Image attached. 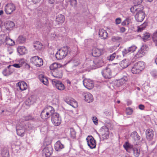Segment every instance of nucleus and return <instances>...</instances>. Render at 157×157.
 Masks as SVG:
<instances>
[{
  "instance_id": "obj_1",
  "label": "nucleus",
  "mask_w": 157,
  "mask_h": 157,
  "mask_svg": "<svg viewBox=\"0 0 157 157\" xmlns=\"http://www.w3.org/2000/svg\"><path fill=\"white\" fill-rule=\"evenodd\" d=\"M123 147L126 151L131 153L132 151L133 155L136 157H138L140 154V149L138 148L134 147L133 145L128 142H126L123 144Z\"/></svg>"
},
{
  "instance_id": "obj_2",
  "label": "nucleus",
  "mask_w": 157,
  "mask_h": 157,
  "mask_svg": "<svg viewBox=\"0 0 157 157\" xmlns=\"http://www.w3.org/2000/svg\"><path fill=\"white\" fill-rule=\"evenodd\" d=\"M70 52V49L67 46H64L59 49L56 54V57L58 60L61 59L66 57Z\"/></svg>"
},
{
  "instance_id": "obj_3",
  "label": "nucleus",
  "mask_w": 157,
  "mask_h": 157,
  "mask_svg": "<svg viewBox=\"0 0 157 157\" xmlns=\"http://www.w3.org/2000/svg\"><path fill=\"white\" fill-rule=\"evenodd\" d=\"M53 108L49 106L45 109L41 113V117L43 119H46L48 118L50 116H52L54 112Z\"/></svg>"
},
{
  "instance_id": "obj_4",
  "label": "nucleus",
  "mask_w": 157,
  "mask_h": 157,
  "mask_svg": "<svg viewBox=\"0 0 157 157\" xmlns=\"http://www.w3.org/2000/svg\"><path fill=\"white\" fill-rule=\"evenodd\" d=\"M51 120L53 124L56 126L59 125L61 123V120L59 114L53 112Z\"/></svg>"
},
{
  "instance_id": "obj_5",
  "label": "nucleus",
  "mask_w": 157,
  "mask_h": 157,
  "mask_svg": "<svg viewBox=\"0 0 157 157\" xmlns=\"http://www.w3.org/2000/svg\"><path fill=\"white\" fill-rule=\"evenodd\" d=\"M148 49V48L147 45L143 46L140 50H139L137 52L136 56L138 58L142 57L147 52Z\"/></svg>"
},
{
  "instance_id": "obj_6",
  "label": "nucleus",
  "mask_w": 157,
  "mask_h": 157,
  "mask_svg": "<svg viewBox=\"0 0 157 157\" xmlns=\"http://www.w3.org/2000/svg\"><path fill=\"white\" fill-rule=\"evenodd\" d=\"M145 17V13L142 10H138L135 16L136 20L138 22L142 21Z\"/></svg>"
},
{
  "instance_id": "obj_7",
  "label": "nucleus",
  "mask_w": 157,
  "mask_h": 157,
  "mask_svg": "<svg viewBox=\"0 0 157 157\" xmlns=\"http://www.w3.org/2000/svg\"><path fill=\"white\" fill-rule=\"evenodd\" d=\"M16 7L12 3H9L6 5L5 11L7 14H10L15 10Z\"/></svg>"
},
{
  "instance_id": "obj_8",
  "label": "nucleus",
  "mask_w": 157,
  "mask_h": 157,
  "mask_svg": "<svg viewBox=\"0 0 157 157\" xmlns=\"http://www.w3.org/2000/svg\"><path fill=\"white\" fill-rule=\"evenodd\" d=\"M31 60L36 66L40 67L43 65L42 59L38 56H35L31 58Z\"/></svg>"
},
{
  "instance_id": "obj_9",
  "label": "nucleus",
  "mask_w": 157,
  "mask_h": 157,
  "mask_svg": "<svg viewBox=\"0 0 157 157\" xmlns=\"http://www.w3.org/2000/svg\"><path fill=\"white\" fill-rule=\"evenodd\" d=\"M86 140L88 146L91 148H94L95 147L96 144L95 141L91 136H88L86 138Z\"/></svg>"
},
{
  "instance_id": "obj_10",
  "label": "nucleus",
  "mask_w": 157,
  "mask_h": 157,
  "mask_svg": "<svg viewBox=\"0 0 157 157\" xmlns=\"http://www.w3.org/2000/svg\"><path fill=\"white\" fill-rule=\"evenodd\" d=\"M83 84L85 87L89 89H91L94 86L93 81L90 79L85 78L83 81Z\"/></svg>"
},
{
  "instance_id": "obj_11",
  "label": "nucleus",
  "mask_w": 157,
  "mask_h": 157,
  "mask_svg": "<svg viewBox=\"0 0 157 157\" xmlns=\"http://www.w3.org/2000/svg\"><path fill=\"white\" fill-rule=\"evenodd\" d=\"M51 73L52 76L57 78H61L63 76V71L61 68H58L52 71Z\"/></svg>"
},
{
  "instance_id": "obj_12",
  "label": "nucleus",
  "mask_w": 157,
  "mask_h": 157,
  "mask_svg": "<svg viewBox=\"0 0 157 157\" xmlns=\"http://www.w3.org/2000/svg\"><path fill=\"white\" fill-rule=\"evenodd\" d=\"M52 84L54 85H55L56 88L59 90H62L65 88L64 84L60 81L53 79L52 80Z\"/></svg>"
},
{
  "instance_id": "obj_13",
  "label": "nucleus",
  "mask_w": 157,
  "mask_h": 157,
  "mask_svg": "<svg viewBox=\"0 0 157 157\" xmlns=\"http://www.w3.org/2000/svg\"><path fill=\"white\" fill-rule=\"evenodd\" d=\"M145 134L147 139L148 140L151 141L153 139L154 136V132L152 129L148 128L145 131Z\"/></svg>"
},
{
  "instance_id": "obj_14",
  "label": "nucleus",
  "mask_w": 157,
  "mask_h": 157,
  "mask_svg": "<svg viewBox=\"0 0 157 157\" xmlns=\"http://www.w3.org/2000/svg\"><path fill=\"white\" fill-rule=\"evenodd\" d=\"M101 133L104 136V139H107L109 137V131L108 128L106 126H104L100 129Z\"/></svg>"
},
{
  "instance_id": "obj_15",
  "label": "nucleus",
  "mask_w": 157,
  "mask_h": 157,
  "mask_svg": "<svg viewBox=\"0 0 157 157\" xmlns=\"http://www.w3.org/2000/svg\"><path fill=\"white\" fill-rule=\"evenodd\" d=\"M101 74L105 78H110L111 76V72L110 68L106 67L101 72Z\"/></svg>"
},
{
  "instance_id": "obj_16",
  "label": "nucleus",
  "mask_w": 157,
  "mask_h": 157,
  "mask_svg": "<svg viewBox=\"0 0 157 157\" xmlns=\"http://www.w3.org/2000/svg\"><path fill=\"white\" fill-rule=\"evenodd\" d=\"M45 157H49L52 153V148L50 146L45 147L42 150Z\"/></svg>"
},
{
  "instance_id": "obj_17",
  "label": "nucleus",
  "mask_w": 157,
  "mask_h": 157,
  "mask_svg": "<svg viewBox=\"0 0 157 157\" xmlns=\"http://www.w3.org/2000/svg\"><path fill=\"white\" fill-rule=\"evenodd\" d=\"M127 80V77L126 76H124L121 79L115 81V84L117 86L119 87L125 83Z\"/></svg>"
},
{
  "instance_id": "obj_18",
  "label": "nucleus",
  "mask_w": 157,
  "mask_h": 157,
  "mask_svg": "<svg viewBox=\"0 0 157 157\" xmlns=\"http://www.w3.org/2000/svg\"><path fill=\"white\" fill-rule=\"evenodd\" d=\"M16 131L18 135L21 136L24 135L25 130L23 126L20 125L17 126H16Z\"/></svg>"
},
{
  "instance_id": "obj_19",
  "label": "nucleus",
  "mask_w": 157,
  "mask_h": 157,
  "mask_svg": "<svg viewBox=\"0 0 157 157\" xmlns=\"http://www.w3.org/2000/svg\"><path fill=\"white\" fill-rule=\"evenodd\" d=\"M137 48V47L135 45H132L131 46L129 47L128 49H125L124 51L122 52L123 56H124L125 54H126L128 53H131L134 52Z\"/></svg>"
},
{
  "instance_id": "obj_20",
  "label": "nucleus",
  "mask_w": 157,
  "mask_h": 157,
  "mask_svg": "<svg viewBox=\"0 0 157 157\" xmlns=\"http://www.w3.org/2000/svg\"><path fill=\"white\" fill-rule=\"evenodd\" d=\"M84 99L87 102L90 103L92 102L93 100L92 95L89 93H87L83 94Z\"/></svg>"
},
{
  "instance_id": "obj_21",
  "label": "nucleus",
  "mask_w": 157,
  "mask_h": 157,
  "mask_svg": "<svg viewBox=\"0 0 157 157\" xmlns=\"http://www.w3.org/2000/svg\"><path fill=\"white\" fill-rule=\"evenodd\" d=\"M39 79L40 81L45 85H48V81L47 77L44 76L43 75L40 74L39 76Z\"/></svg>"
},
{
  "instance_id": "obj_22",
  "label": "nucleus",
  "mask_w": 157,
  "mask_h": 157,
  "mask_svg": "<svg viewBox=\"0 0 157 157\" xmlns=\"http://www.w3.org/2000/svg\"><path fill=\"white\" fill-rule=\"evenodd\" d=\"M141 71L145 67L144 63L142 61H140L134 64Z\"/></svg>"
},
{
  "instance_id": "obj_23",
  "label": "nucleus",
  "mask_w": 157,
  "mask_h": 157,
  "mask_svg": "<svg viewBox=\"0 0 157 157\" xmlns=\"http://www.w3.org/2000/svg\"><path fill=\"white\" fill-rule=\"evenodd\" d=\"M99 36L101 38L105 39L107 37V33L103 29H100L99 31Z\"/></svg>"
},
{
  "instance_id": "obj_24",
  "label": "nucleus",
  "mask_w": 157,
  "mask_h": 157,
  "mask_svg": "<svg viewBox=\"0 0 157 157\" xmlns=\"http://www.w3.org/2000/svg\"><path fill=\"white\" fill-rule=\"evenodd\" d=\"M121 56L120 55H117L115 52L110 55L107 57V59L109 61H112L116 57L117 59H119Z\"/></svg>"
},
{
  "instance_id": "obj_25",
  "label": "nucleus",
  "mask_w": 157,
  "mask_h": 157,
  "mask_svg": "<svg viewBox=\"0 0 157 157\" xmlns=\"http://www.w3.org/2000/svg\"><path fill=\"white\" fill-rule=\"evenodd\" d=\"M63 147V145L59 141H57L55 144V149L57 151H59Z\"/></svg>"
},
{
  "instance_id": "obj_26",
  "label": "nucleus",
  "mask_w": 157,
  "mask_h": 157,
  "mask_svg": "<svg viewBox=\"0 0 157 157\" xmlns=\"http://www.w3.org/2000/svg\"><path fill=\"white\" fill-rule=\"evenodd\" d=\"M43 45L39 41H36L33 44L34 48L37 50H40L42 48Z\"/></svg>"
},
{
  "instance_id": "obj_27",
  "label": "nucleus",
  "mask_w": 157,
  "mask_h": 157,
  "mask_svg": "<svg viewBox=\"0 0 157 157\" xmlns=\"http://www.w3.org/2000/svg\"><path fill=\"white\" fill-rule=\"evenodd\" d=\"M17 84L19 89L21 90H25L27 88V85L24 82H19Z\"/></svg>"
},
{
  "instance_id": "obj_28",
  "label": "nucleus",
  "mask_w": 157,
  "mask_h": 157,
  "mask_svg": "<svg viewBox=\"0 0 157 157\" xmlns=\"http://www.w3.org/2000/svg\"><path fill=\"white\" fill-rule=\"evenodd\" d=\"M61 65L57 63H54L50 66V69L52 71H53L58 68H61Z\"/></svg>"
},
{
  "instance_id": "obj_29",
  "label": "nucleus",
  "mask_w": 157,
  "mask_h": 157,
  "mask_svg": "<svg viewBox=\"0 0 157 157\" xmlns=\"http://www.w3.org/2000/svg\"><path fill=\"white\" fill-rule=\"evenodd\" d=\"M35 101V99L33 98V97H30L26 100L25 104L26 105L29 106L33 104Z\"/></svg>"
},
{
  "instance_id": "obj_30",
  "label": "nucleus",
  "mask_w": 157,
  "mask_h": 157,
  "mask_svg": "<svg viewBox=\"0 0 157 157\" xmlns=\"http://www.w3.org/2000/svg\"><path fill=\"white\" fill-rule=\"evenodd\" d=\"M68 131L71 137L74 138L75 137L76 132L73 128H69L68 129Z\"/></svg>"
},
{
  "instance_id": "obj_31",
  "label": "nucleus",
  "mask_w": 157,
  "mask_h": 157,
  "mask_svg": "<svg viewBox=\"0 0 157 157\" xmlns=\"http://www.w3.org/2000/svg\"><path fill=\"white\" fill-rule=\"evenodd\" d=\"M65 20L64 16L62 14L58 15L56 18V21L60 23H62Z\"/></svg>"
},
{
  "instance_id": "obj_32",
  "label": "nucleus",
  "mask_w": 157,
  "mask_h": 157,
  "mask_svg": "<svg viewBox=\"0 0 157 157\" xmlns=\"http://www.w3.org/2000/svg\"><path fill=\"white\" fill-rule=\"evenodd\" d=\"M1 155L2 157H9V151L6 148H4L2 150Z\"/></svg>"
},
{
  "instance_id": "obj_33",
  "label": "nucleus",
  "mask_w": 157,
  "mask_h": 157,
  "mask_svg": "<svg viewBox=\"0 0 157 157\" xmlns=\"http://www.w3.org/2000/svg\"><path fill=\"white\" fill-rule=\"evenodd\" d=\"M120 66L122 68L127 67L128 66V61L126 59L122 60L120 63Z\"/></svg>"
},
{
  "instance_id": "obj_34",
  "label": "nucleus",
  "mask_w": 157,
  "mask_h": 157,
  "mask_svg": "<svg viewBox=\"0 0 157 157\" xmlns=\"http://www.w3.org/2000/svg\"><path fill=\"white\" fill-rule=\"evenodd\" d=\"M26 51V48L24 46L19 47H18L17 51L21 55H23L25 53Z\"/></svg>"
},
{
  "instance_id": "obj_35",
  "label": "nucleus",
  "mask_w": 157,
  "mask_h": 157,
  "mask_svg": "<svg viewBox=\"0 0 157 157\" xmlns=\"http://www.w3.org/2000/svg\"><path fill=\"white\" fill-rule=\"evenodd\" d=\"M25 38L23 36H19L17 40V42L19 43H23L25 41Z\"/></svg>"
},
{
  "instance_id": "obj_36",
  "label": "nucleus",
  "mask_w": 157,
  "mask_h": 157,
  "mask_svg": "<svg viewBox=\"0 0 157 157\" xmlns=\"http://www.w3.org/2000/svg\"><path fill=\"white\" fill-rule=\"evenodd\" d=\"M5 40L6 44L10 46L14 44V42L10 38L6 36V37Z\"/></svg>"
},
{
  "instance_id": "obj_37",
  "label": "nucleus",
  "mask_w": 157,
  "mask_h": 157,
  "mask_svg": "<svg viewBox=\"0 0 157 157\" xmlns=\"http://www.w3.org/2000/svg\"><path fill=\"white\" fill-rule=\"evenodd\" d=\"M131 136L135 140H139L140 138V136L138 135L136 132H133L132 133Z\"/></svg>"
},
{
  "instance_id": "obj_38",
  "label": "nucleus",
  "mask_w": 157,
  "mask_h": 157,
  "mask_svg": "<svg viewBox=\"0 0 157 157\" xmlns=\"http://www.w3.org/2000/svg\"><path fill=\"white\" fill-rule=\"evenodd\" d=\"M132 73L134 74H137L140 73L141 71L134 65L131 70Z\"/></svg>"
},
{
  "instance_id": "obj_39",
  "label": "nucleus",
  "mask_w": 157,
  "mask_h": 157,
  "mask_svg": "<svg viewBox=\"0 0 157 157\" xmlns=\"http://www.w3.org/2000/svg\"><path fill=\"white\" fill-rule=\"evenodd\" d=\"M147 25V23L144 22L143 24L139 26L138 27V32H141L144 29Z\"/></svg>"
},
{
  "instance_id": "obj_40",
  "label": "nucleus",
  "mask_w": 157,
  "mask_h": 157,
  "mask_svg": "<svg viewBox=\"0 0 157 157\" xmlns=\"http://www.w3.org/2000/svg\"><path fill=\"white\" fill-rule=\"evenodd\" d=\"M8 69L9 70H7V69H5L3 71L2 73L5 76H8L10 75L12 73L13 71V70L10 71H9V69H10V68Z\"/></svg>"
},
{
  "instance_id": "obj_41",
  "label": "nucleus",
  "mask_w": 157,
  "mask_h": 157,
  "mask_svg": "<svg viewBox=\"0 0 157 157\" xmlns=\"http://www.w3.org/2000/svg\"><path fill=\"white\" fill-rule=\"evenodd\" d=\"M14 26V23L10 21H8L6 24V27L7 29H9Z\"/></svg>"
},
{
  "instance_id": "obj_42",
  "label": "nucleus",
  "mask_w": 157,
  "mask_h": 157,
  "mask_svg": "<svg viewBox=\"0 0 157 157\" xmlns=\"http://www.w3.org/2000/svg\"><path fill=\"white\" fill-rule=\"evenodd\" d=\"M152 37L153 42L157 46V31L153 33Z\"/></svg>"
},
{
  "instance_id": "obj_43",
  "label": "nucleus",
  "mask_w": 157,
  "mask_h": 157,
  "mask_svg": "<svg viewBox=\"0 0 157 157\" xmlns=\"http://www.w3.org/2000/svg\"><path fill=\"white\" fill-rule=\"evenodd\" d=\"M21 65L17 63H15L12 65H10L8 66V69H13V67H14L16 68H20L21 67Z\"/></svg>"
},
{
  "instance_id": "obj_44",
  "label": "nucleus",
  "mask_w": 157,
  "mask_h": 157,
  "mask_svg": "<svg viewBox=\"0 0 157 157\" xmlns=\"http://www.w3.org/2000/svg\"><path fill=\"white\" fill-rule=\"evenodd\" d=\"M150 37V34L149 33H144L142 38L144 41H146Z\"/></svg>"
},
{
  "instance_id": "obj_45",
  "label": "nucleus",
  "mask_w": 157,
  "mask_h": 157,
  "mask_svg": "<svg viewBox=\"0 0 157 157\" xmlns=\"http://www.w3.org/2000/svg\"><path fill=\"white\" fill-rule=\"evenodd\" d=\"M70 2L71 5L74 7H75L77 5V1L76 0H68Z\"/></svg>"
},
{
  "instance_id": "obj_46",
  "label": "nucleus",
  "mask_w": 157,
  "mask_h": 157,
  "mask_svg": "<svg viewBox=\"0 0 157 157\" xmlns=\"http://www.w3.org/2000/svg\"><path fill=\"white\" fill-rule=\"evenodd\" d=\"M133 112V109L130 107H128L126 109V113L127 115H130Z\"/></svg>"
},
{
  "instance_id": "obj_47",
  "label": "nucleus",
  "mask_w": 157,
  "mask_h": 157,
  "mask_svg": "<svg viewBox=\"0 0 157 157\" xmlns=\"http://www.w3.org/2000/svg\"><path fill=\"white\" fill-rule=\"evenodd\" d=\"M121 38L118 36H114L112 37V40L113 42H116L118 40H120Z\"/></svg>"
},
{
  "instance_id": "obj_48",
  "label": "nucleus",
  "mask_w": 157,
  "mask_h": 157,
  "mask_svg": "<svg viewBox=\"0 0 157 157\" xmlns=\"http://www.w3.org/2000/svg\"><path fill=\"white\" fill-rule=\"evenodd\" d=\"M130 11L132 13H135L137 11V7L136 6H134L131 7L130 8Z\"/></svg>"
},
{
  "instance_id": "obj_49",
  "label": "nucleus",
  "mask_w": 157,
  "mask_h": 157,
  "mask_svg": "<svg viewBox=\"0 0 157 157\" xmlns=\"http://www.w3.org/2000/svg\"><path fill=\"white\" fill-rule=\"evenodd\" d=\"M95 49H96L95 48L92 51V54L93 56L95 57H97L98 56L97 52L96 51Z\"/></svg>"
},
{
  "instance_id": "obj_50",
  "label": "nucleus",
  "mask_w": 157,
  "mask_h": 157,
  "mask_svg": "<svg viewBox=\"0 0 157 157\" xmlns=\"http://www.w3.org/2000/svg\"><path fill=\"white\" fill-rule=\"evenodd\" d=\"M73 63L75 66H77L79 63V60L78 59H75L73 60Z\"/></svg>"
},
{
  "instance_id": "obj_51",
  "label": "nucleus",
  "mask_w": 157,
  "mask_h": 157,
  "mask_svg": "<svg viewBox=\"0 0 157 157\" xmlns=\"http://www.w3.org/2000/svg\"><path fill=\"white\" fill-rule=\"evenodd\" d=\"M129 24L128 21V19L125 20L123 22L121 23V24L122 25H127Z\"/></svg>"
},
{
  "instance_id": "obj_52",
  "label": "nucleus",
  "mask_w": 157,
  "mask_h": 157,
  "mask_svg": "<svg viewBox=\"0 0 157 157\" xmlns=\"http://www.w3.org/2000/svg\"><path fill=\"white\" fill-rule=\"evenodd\" d=\"M121 19L120 18L118 17L115 20L116 24L117 25L120 24L121 22Z\"/></svg>"
},
{
  "instance_id": "obj_53",
  "label": "nucleus",
  "mask_w": 157,
  "mask_h": 157,
  "mask_svg": "<svg viewBox=\"0 0 157 157\" xmlns=\"http://www.w3.org/2000/svg\"><path fill=\"white\" fill-rule=\"evenodd\" d=\"M93 121L95 124H97L98 123V119L96 117H94L92 118Z\"/></svg>"
},
{
  "instance_id": "obj_54",
  "label": "nucleus",
  "mask_w": 157,
  "mask_h": 157,
  "mask_svg": "<svg viewBox=\"0 0 157 157\" xmlns=\"http://www.w3.org/2000/svg\"><path fill=\"white\" fill-rule=\"evenodd\" d=\"M71 106L74 108H75L77 106V103L76 101H72Z\"/></svg>"
},
{
  "instance_id": "obj_55",
  "label": "nucleus",
  "mask_w": 157,
  "mask_h": 157,
  "mask_svg": "<svg viewBox=\"0 0 157 157\" xmlns=\"http://www.w3.org/2000/svg\"><path fill=\"white\" fill-rule=\"evenodd\" d=\"M151 74L153 77H155L157 76V72L156 71H155L151 72Z\"/></svg>"
},
{
  "instance_id": "obj_56",
  "label": "nucleus",
  "mask_w": 157,
  "mask_h": 157,
  "mask_svg": "<svg viewBox=\"0 0 157 157\" xmlns=\"http://www.w3.org/2000/svg\"><path fill=\"white\" fill-rule=\"evenodd\" d=\"M104 50L103 49H99V54L100 55H102L104 53Z\"/></svg>"
},
{
  "instance_id": "obj_57",
  "label": "nucleus",
  "mask_w": 157,
  "mask_h": 157,
  "mask_svg": "<svg viewBox=\"0 0 157 157\" xmlns=\"http://www.w3.org/2000/svg\"><path fill=\"white\" fill-rule=\"evenodd\" d=\"M142 2L141 0H134V2L135 3H137L138 5L140 4Z\"/></svg>"
},
{
  "instance_id": "obj_58",
  "label": "nucleus",
  "mask_w": 157,
  "mask_h": 157,
  "mask_svg": "<svg viewBox=\"0 0 157 157\" xmlns=\"http://www.w3.org/2000/svg\"><path fill=\"white\" fill-rule=\"evenodd\" d=\"M33 119V118L31 116H29L26 117L25 120L26 121L32 120Z\"/></svg>"
},
{
  "instance_id": "obj_59",
  "label": "nucleus",
  "mask_w": 157,
  "mask_h": 157,
  "mask_svg": "<svg viewBox=\"0 0 157 157\" xmlns=\"http://www.w3.org/2000/svg\"><path fill=\"white\" fill-rule=\"evenodd\" d=\"M144 106L143 105H140L139 106V108L141 110H143L144 109Z\"/></svg>"
},
{
  "instance_id": "obj_60",
  "label": "nucleus",
  "mask_w": 157,
  "mask_h": 157,
  "mask_svg": "<svg viewBox=\"0 0 157 157\" xmlns=\"http://www.w3.org/2000/svg\"><path fill=\"white\" fill-rule=\"evenodd\" d=\"M126 29L124 27H121L120 28V31L122 33L124 32L125 31Z\"/></svg>"
},
{
  "instance_id": "obj_61",
  "label": "nucleus",
  "mask_w": 157,
  "mask_h": 157,
  "mask_svg": "<svg viewBox=\"0 0 157 157\" xmlns=\"http://www.w3.org/2000/svg\"><path fill=\"white\" fill-rule=\"evenodd\" d=\"M32 2L36 4L38 2H39L40 0H32Z\"/></svg>"
},
{
  "instance_id": "obj_62",
  "label": "nucleus",
  "mask_w": 157,
  "mask_h": 157,
  "mask_svg": "<svg viewBox=\"0 0 157 157\" xmlns=\"http://www.w3.org/2000/svg\"><path fill=\"white\" fill-rule=\"evenodd\" d=\"M94 64L96 65V66H95L94 68L92 67L91 69H94V68H97V67H98V65H97V64H98V62H96V61H94Z\"/></svg>"
},
{
  "instance_id": "obj_63",
  "label": "nucleus",
  "mask_w": 157,
  "mask_h": 157,
  "mask_svg": "<svg viewBox=\"0 0 157 157\" xmlns=\"http://www.w3.org/2000/svg\"><path fill=\"white\" fill-rule=\"evenodd\" d=\"M73 101L72 100H70L69 101H67V102L68 104L71 105L72 103V101Z\"/></svg>"
},
{
  "instance_id": "obj_64",
  "label": "nucleus",
  "mask_w": 157,
  "mask_h": 157,
  "mask_svg": "<svg viewBox=\"0 0 157 157\" xmlns=\"http://www.w3.org/2000/svg\"><path fill=\"white\" fill-rule=\"evenodd\" d=\"M55 0H48L50 4H53L55 2Z\"/></svg>"
}]
</instances>
